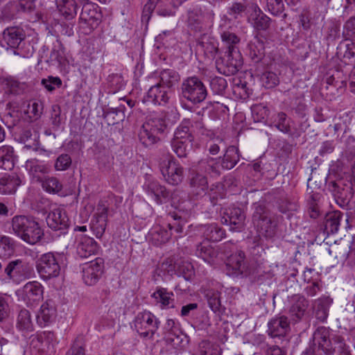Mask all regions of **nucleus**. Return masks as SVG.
I'll return each instance as SVG.
<instances>
[{
  "instance_id": "nucleus-1",
  "label": "nucleus",
  "mask_w": 355,
  "mask_h": 355,
  "mask_svg": "<svg viewBox=\"0 0 355 355\" xmlns=\"http://www.w3.org/2000/svg\"><path fill=\"white\" fill-rule=\"evenodd\" d=\"M348 349L340 335L331 337L329 328L318 327L313 335L312 343L306 350V355H334Z\"/></svg>"
},
{
  "instance_id": "nucleus-2",
  "label": "nucleus",
  "mask_w": 355,
  "mask_h": 355,
  "mask_svg": "<svg viewBox=\"0 0 355 355\" xmlns=\"http://www.w3.org/2000/svg\"><path fill=\"white\" fill-rule=\"evenodd\" d=\"M11 226L15 235L31 245L39 242L44 236L38 223L24 215L15 216L12 218Z\"/></svg>"
},
{
  "instance_id": "nucleus-3",
  "label": "nucleus",
  "mask_w": 355,
  "mask_h": 355,
  "mask_svg": "<svg viewBox=\"0 0 355 355\" xmlns=\"http://www.w3.org/2000/svg\"><path fill=\"white\" fill-rule=\"evenodd\" d=\"M166 128L165 114L150 116L141 126L139 140L146 147L153 145L159 141V136L165 132Z\"/></svg>"
},
{
  "instance_id": "nucleus-4",
  "label": "nucleus",
  "mask_w": 355,
  "mask_h": 355,
  "mask_svg": "<svg viewBox=\"0 0 355 355\" xmlns=\"http://www.w3.org/2000/svg\"><path fill=\"white\" fill-rule=\"evenodd\" d=\"M253 209L252 223L259 235L266 238L273 237L276 233L277 223L270 216L268 209L261 202L254 203Z\"/></svg>"
},
{
  "instance_id": "nucleus-5",
  "label": "nucleus",
  "mask_w": 355,
  "mask_h": 355,
  "mask_svg": "<svg viewBox=\"0 0 355 355\" xmlns=\"http://www.w3.org/2000/svg\"><path fill=\"white\" fill-rule=\"evenodd\" d=\"M181 94L184 98L193 104H198L207 98V89L202 80L193 76L183 80Z\"/></svg>"
},
{
  "instance_id": "nucleus-6",
  "label": "nucleus",
  "mask_w": 355,
  "mask_h": 355,
  "mask_svg": "<svg viewBox=\"0 0 355 355\" xmlns=\"http://www.w3.org/2000/svg\"><path fill=\"white\" fill-rule=\"evenodd\" d=\"M44 291V288L41 283L31 281L18 288L15 295L19 302H23L28 307L33 308L43 300Z\"/></svg>"
},
{
  "instance_id": "nucleus-7",
  "label": "nucleus",
  "mask_w": 355,
  "mask_h": 355,
  "mask_svg": "<svg viewBox=\"0 0 355 355\" xmlns=\"http://www.w3.org/2000/svg\"><path fill=\"white\" fill-rule=\"evenodd\" d=\"M159 324V319L148 311L138 313L134 320L135 330L141 338L145 339L153 338Z\"/></svg>"
},
{
  "instance_id": "nucleus-8",
  "label": "nucleus",
  "mask_w": 355,
  "mask_h": 355,
  "mask_svg": "<svg viewBox=\"0 0 355 355\" xmlns=\"http://www.w3.org/2000/svg\"><path fill=\"white\" fill-rule=\"evenodd\" d=\"M61 255L48 252L38 259L36 268L42 279L48 280L57 277L60 272V259Z\"/></svg>"
},
{
  "instance_id": "nucleus-9",
  "label": "nucleus",
  "mask_w": 355,
  "mask_h": 355,
  "mask_svg": "<svg viewBox=\"0 0 355 355\" xmlns=\"http://www.w3.org/2000/svg\"><path fill=\"white\" fill-rule=\"evenodd\" d=\"M218 71L229 76L236 73L243 65L242 55L239 49H232L223 58L216 62Z\"/></svg>"
},
{
  "instance_id": "nucleus-10",
  "label": "nucleus",
  "mask_w": 355,
  "mask_h": 355,
  "mask_svg": "<svg viewBox=\"0 0 355 355\" xmlns=\"http://www.w3.org/2000/svg\"><path fill=\"white\" fill-rule=\"evenodd\" d=\"M102 15L96 4L86 3L83 5L80 17L79 24L83 28H86V33H90L96 29L101 22Z\"/></svg>"
},
{
  "instance_id": "nucleus-11",
  "label": "nucleus",
  "mask_w": 355,
  "mask_h": 355,
  "mask_svg": "<svg viewBox=\"0 0 355 355\" xmlns=\"http://www.w3.org/2000/svg\"><path fill=\"white\" fill-rule=\"evenodd\" d=\"M245 261V255L243 251H239L230 254L227 260V273L229 275L248 277L250 275V268Z\"/></svg>"
},
{
  "instance_id": "nucleus-12",
  "label": "nucleus",
  "mask_w": 355,
  "mask_h": 355,
  "mask_svg": "<svg viewBox=\"0 0 355 355\" xmlns=\"http://www.w3.org/2000/svg\"><path fill=\"white\" fill-rule=\"evenodd\" d=\"M4 272L10 280L16 284H19L31 278L33 270L28 264L17 259L8 263Z\"/></svg>"
},
{
  "instance_id": "nucleus-13",
  "label": "nucleus",
  "mask_w": 355,
  "mask_h": 355,
  "mask_svg": "<svg viewBox=\"0 0 355 355\" xmlns=\"http://www.w3.org/2000/svg\"><path fill=\"white\" fill-rule=\"evenodd\" d=\"M159 167L163 177L168 183L178 185L182 182L183 168L175 161L173 157L163 161Z\"/></svg>"
},
{
  "instance_id": "nucleus-14",
  "label": "nucleus",
  "mask_w": 355,
  "mask_h": 355,
  "mask_svg": "<svg viewBox=\"0 0 355 355\" xmlns=\"http://www.w3.org/2000/svg\"><path fill=\"white\" fill-rule=\"evenodd\" d=\"M103 269L104 260L101 257L85 263L83 267V279L85 284L88 286L96 284L103 275Z\"/></svg>"
},
{
  "instance_id": "nucleus-15",
  "label": "nucleus",
  "mask_w": 355,
  "mask_h": 355,
  "mask_svg": "<svg viewBox=\"0 0 355 355\" xmlns=\"http://www.w3.org/2000/svg\"><path fill=\"white\" fill-rule=\"evenodd\" d=\"M245 214L243 209L231 207L224 212L221 222L230 225L231 231L241 232L245 227Z\"/></svg>"
},
{
  "instance_id": "nucleus-16",
  "label": "nucleus",
  "mask_w": 355,
  "mask_h": 355,
  "mask_svg": "<svg viewBox=\"0 0 355 355\" xmlns=\"http://www.w3.org/2000/svg\"><path fill=\"white\" fill-rule=\"evenodd\" d=\"M108 207L100 202L96 207L94 218L91 223V230L96 238L100 239L104 234L107 221Z\"/></svg>"
},
{
  "instance_id": "nucleus-17",
  "label": "nucleus",
  "mask_w": 355,
  "mask_h": 355,
  "mask_svg": "<svg viewBox=\"0 0 355 355\" xmlns=\"http://www.w3.org/2000/svg\"><path fill=\"white\" fill-rule=\"evenodd\" d=\"M143 188L157 204L165 203L170 198V191L155 180H148Z\"/></svg>"
},
{
  "instance_id": "nucleus-18",
  "label": "nucleus",
  "mask_w": 355,
  "mask_h": 355,
  "mask_svg": "<svg viewBox=\"0 0 355 355\" xmlns=\"http://www.w3.org/2000/svg\"><path fill=\"white\" fill-rule=\"evenodd\" d=\"M46 223L53 230L65 231L69 226V219L64 209L57 208L47 216Z\"/></svg>"
},
{
  "instance_id": "nucleus-19",
  "label": "nucleus",
  "mask_w": 355,
  "mask_h": 355,
  "mask_svg": "<svg viewBox=\"0 0 355 355\" xmlns=\"http://www.w3.org/2000/svg\"><path fill=\"white\" fill-rule=\"evenodd\" d=\"M24 39L23 30L19 27H8L4 30L3 37L0 41L2 47L6 49H16Z\"/></svg>"
},
{
  "instance_id": "nucleus-20",
  "label": "nucleus",
  "mask_w": 355,
  "mask_h": 355,
  "mask_svg": "<svg viewBox=\"0 0 355 355\" xmlns=\"http://www.w3.org/2000/svg\"><path fill=\"white\" fill-rule=\"evenodd\" d=\"M291 306L289 308V315L291 320L293 322L300 321L304 315L308 308L309 302L306 299L301 295H294L290 300Z\"/></svg>"
},
{
  "instance_id": "nucleus-21",
  "label": "nucleus",
  "mask_w": 355,
  "mask_h": 355,
  "mask_svg": "<svg viewBox=\"0 0 355 355\" xmlns=\"http://www.w3.org/2000/svg\"><path fill=\"white\" fill-rule=\"evenodd\" d=\"M268 327L271 337H282L290 331V321L285 315H278L269 321Z\"/></svg>"
},
{
  "instance_id": "nucleus-22",
  "label": "nucleus",
  "mask_w": 355,
  "mask_h": 355,
  "mask_svg": "<svg viewBox=\"0 0 355 355\" xmlns=\"http://www.w3.org/2000/svg\"><path fill=\"white\" fill-rule=\"evenodd\" d=\"M190 192L196 198L204 196L208 189L206 176L200 172H192L189 178Z\"/></svg>"
},
{
  "instance_id": "nucleus-23",
  "label": "nucleus",
  "mask_w": 355,
  "mask_h": 355,
  "mask_svg": "<svg viewBox=\"0 0 355 355\" xmlns=\"http://www.w3.org/2000/svg\"><path fill=\"white\" fill-rule=\"evenodd\" d=\"M25 167L28 171L32 180L34 182L40 183L49 173L46 164L37 159H31L26 162Z\"/></svg>"
},
{
  "instance_id": "nucleus-24",
  "label": "nucleus",
  "mask_w": 355,
  "mask_h": 355,
  "mask_svg": "<svg viewBox=\"0 0 355 355\" xmlns=\"http://www.w3.org/2000/svg\"><path fill=\"white\" fill-rule=\"evenodd\" d=\"M171 91L166 89L161 83L152 86L148 91L145 99L157 105H165L170 99Z\"/></svg>"
},
{
  "instance_id": "nucleus-25",
  "label": "nucleus",
  "mask_w": 355,
  "mask_h": 355,
  "mask_svg": "<svg viewBox=\"0 0 355 355\" xmlns=\"http://www.w3.org/2000/svg\"><path fill=\"white\" fill-rule=\"evenodd\" d=\"M56 317V309L54 302L48 300L43 303L40 307V311L37 315V322L44 327L52 322Z\"/></svg>"
},
{
  "instance_id": "nucleus-26",
  "label": "nucleus",
  "mask_w": 355,
  "mask_h": 355,
  "mask_svg": "<svg viewBox=\"0 0 355 355\" xmlns=\"http://www.w3.org/2000/svg\"><path fill=\"white\" fill-rule=\"evenodd\" d=\"M98 249L97 243L89 236H82L77 242L76 253L80 258H87L95 254Z\"/></svg>"
},
{
  "instance_id": "nucleus-27",
  "label": "nucleus",
  "mask_w": 355,
  "mask_h": 355,
  "mask_svg": "<svg viewBox=\"0 0 355 355\" xmlns=\"http://www.w3.org/2000/svg\"><path fill=\"white\" fill-rule=\"evenodd\" d=\"M251 12L248 15V21L257 30H266L269 27L270 18L264 15L254 3L250 4Z\"/></svg>"
},
{
  "instance_id": "nucleus-28",
  "label": "nucleus",
  "mask_w": 355,
  "mask_h": 355,
  "mask_svg": "<svg viewBox=\"0 0 355 355\" xmlns=\"http://www.w3.org/2000/svg\"><path fill=\"white\" fill-rule=\"evenodd\" d=\"M21 184V180L17 174L13 173L5 175L0 179V193L2 194L14 193Z\"/></svg>"
},
{
  "instance_id": "nucleus-29",
  "label": "nucleus",
  "mask_w": 355,
  "mask_h": 355,
  "mask_svg": "<svg viewBox=\"0 0 355 355\" xmlns=\"http://www.w3.org/2000/svg\"><path fill=\"white\" fill-rule=\"evenodd\" d=\"M60 15L67 21L73 20L78 10V4L75 0H55Z\"/></svg>"
},
{
  "instance_id": "nucleus-30",
  "label": "nucleus",
  "mask_w": 355,
  "mask_h": 355,
  "mask_svg": "<svg viewBox=\"0 0 355 355\" xmlns=\"http://www.w3.org/2000/svg\"><path fill=\"white\" fill-rule=\"evenodd\" d=\"M334 186L335 187L334 195L336 203L341 208L348 209L349 202L353 197L352 187H346L341 188L336 183H334Z\"/></svg>"
},
{
  "instance_id": "nucleus-31",
  "label": "nucleus",
  "mask_w": 355,
  "mask_h": 355,
  "mask_svg": "<svg viewBox=\"0 0 355 355\" xmlns=\"http://www.w3.org/2000/svg\"><path fill=\"white\" fill-rule=\"evenodd\" d=\"M331 303L332 299L326 296L315 301L314 314L318 320L324 322L327 320Z\"/></svg>"
},
{
  "instance_id": "nucleus-32",
  "label": "nucleus",
  "mask_w": 355,
  "mask_h": 355,
  "mask_svg": "<svg viewBox=\"0 0 355 355\" xmlns=\"http://www.w3.org/2000/svg\"><path fill=\"white\" fill-rule=\"evenodd\" d=\"M269 125L284 133L288 134L291 132L290 119L282 112L274 114L270 119Z\"/></svg>"
},
{
  "instance_id": "nucleus-33",
  "label": "nucleus",
  "mask_w": 355,
  "mask_h": 355,
  "mask_svg": "<svg viewBox=\"0 0 355 355\" xmlns=\"http://www.w3.org/2000/svg\"><path fill=\"white\" fill-rule=\"evenodd\" d=\"M189 123H191L190 119H184L175 130L172 139L193 144L194 137L189 130Z\"/></svg>"
},
{
  "instance_id": "nucleus-34",
  "label": "nucleus",
  "mask_w": 355,
  "mask_h": 355,
  "mask_svg": "<svg viewBox=\"0 0 355 355\" xmlns=\"http://www.w3.org/2000/svg\"><path fill=\"white\" fill-rule=\"evenodd\" d=\"M17 328L21 331L30 332L33 331V322L30 311L26 309H21L17 318Z\"/></svg>"
},
{
  "instance_id": "nucleus-35",
  "label": "nucleus",
  "mask_w": 355,
  "mask_h": 355,
  "mask_svg": "<svg viewBox=\"0 0 355 355\" xmlns=\"http://www.w3.org/2000/svg\"><path fill=\"white\" fill-rule=\"evenodd\" d=\"M202 228L203 235L208 241H220L225 235V230L216 223L205 225Z\"/></svg>"
},
{
  "instance_id": "nucleus-36",
  "label": "nucleus",
  "mask_w": 355,
  "mask_h": 355,
  "mask_svg": "<svg viewBox=\"0 0 355 355\" xmlns=\"http://www.w3.org/2000/svg\"><path fill=\"white\" fill-rule=\"evenodd\" d=\"M173 293L169 292L165 288L158 287L155 292H154L151 297H153L157 302L160 303L162 307H173Z\"/></svg>"
},
{
  "instance_id": "nucleus-37",
  "label": "nucleus",
  "mask_w": 355,
  "mask_h": 355,
  "mask_svg": "<svg viewBox=\"0 0 355 355\" xmlns=\"http://www.w3.org/2000/svg\"><path fill=\"white\" fill-rule=\"evenodd\" d=\"M14 166V149L10 146L0 148V168L10 170Z\"/></svg>"
},
{
  "instance_id": "nucleus-38",
  "label": "nucleus",
  "mask_w": 355,
  "mask_h": 355,
  "mask_svg": "<svg viewBox=\"0 0 355 355\" xmlns=\"http://www.w3.org/2000/svg\"><path fill=\"white\" fill-rule=\"evenodd\" d=\"M238 149L234 146H229L221 161V167L223 169H232L239 161V155Z\"/></svg>"
},
{
  "instance_id": "nucleus-39",
  "label": "nucleus",
  "mask_w": 355,
  "mask_h": 355,
  "mask_svg": "<svg viewBox=\"0 0 355 355\" xmlns=\"http://www.w3.org/2000/svg\"><path fill=\"white\" fill-rule=\"evenodd\" d=\"M196 254L205 261L211 263L218 255V252L208 243H201L196 247Z\"/></svg>"
},
{
  "instance_id": "nucleus-40",
  "label": "nucleus",
  "mask_w": 355,
  "mask_h": 355,
  "mask_svg": "<svg viewBox=\"0 0 355 355\" xmlns=\"http://www.w3.org/2000/svg\"><path fill=\"white\" fill-rule=\"evenodd\" d=\"M149 236L153 243L156 245L166 243L172 236V233L160 227H154L150 232Z\"/></svg>"
},
{
  "instance_id": "nucleus-41",
  "label": "nucleus",
  "mask_w": 355,
  "mask_h": 355,
  "mask_svg": "<svg viewBox=\"0 0 355 355\" xmlns=\"http://www.w3.org/2000/svg\"><path fill=\"white\" fill-rule=\"evenodd\" d=\"M221 349L217 343L209 340L199 343L195 355H221Z\"/></svg>"
},
{
  "instance_id": "nucleus-42",
  "label": "nucleus",
  "mask_w": 355,
  "mask_h": 355,
  "mask_svg": "<svg viewBox=\"0 0 355 355\" xmlns=\"http://www.w3.org/2000/svg\"><path fill=\"white\" fill-rule=\"evenodd\" d=\"M248 47L249 56L254 62L257 63L264 58V45L258 38H255L254 41H251L248 44Z\"/></svg>"
},
{
  "instance_id": "nucleus-43",
  "label": "nucleus",
  "mask_w": 355,
  "mask_h": 355,
  "mask_svg": "<svg viewBox=\"0 0 355 355\" xmlns=\"http://www.w3.org/2000/svg\"><path fill=\"white\" fill-rule=\"evenodd\" d=\"M180 76L178 72L172 69H164L160 73V80L163 87H166L168 90L175 85L180 80Z\"/></svg>"
},
{
  "instance_id": "nucleus-44",
  "label": "nucleus",
  "mask_w": 355,
  "mask_h": 355,
  "mask_svg": "<svg viewBox=\"0 0 355 355\" xmlns=\"http://www.w3.org/2000/svg\"><path fill=\"white\" fill-rule=\"evenodd\" d=\"M214 19V13L212 10H207L202 12L199 10L196 13H191L189 17V24H210L213 23Z\"/></svg>"
},
{
  "instance_id": "nucleus-45",
  "label": "nucleus",
  "mask_w": 355,
  "mask_h": 355,
  "mask_svg": "<svg viewBox=\"0 0 355 355\" xmlns=\"http://www.w3.org/2000/svg\"><path fill=\"white\" fill-rule=\"evenodd\" d=\"M219 166L215 159L207 157L201 159L198 162V168L200 172H204L211 175H218L220 171Z\"/></svg>"
},
{
  "instance_id": "nucleus-46",
  "label": "nucleus",
  "mask_w": 355,
  "mask_h": 355,
  "mask_svg": "<svg viewBox=\"0 0 355 355\" xmlns=\"http://www.w3.org/2000/svg\"><path fill=\"white\" fill-rule=\"evenodd\" d=\"M250 275L253 279V281L261 284L264 282L270 280L274 276L273 273L270 270H266L261 266H254L252 265L250 268Z\"/></svg>"
},
{
  "instance_id": "nucleus-47",
  "label": "nucleus",
  "mask_w": 355,
  "mask_h": 355,
  "mask_svg": "<svg viewBox=\"0 0 355 355\" xmlns=\"http://www.w3.org/2000/svg\"><path fill=\"white\" fill-rule=\"evenodd\" d=\"M15 242L7 236H0V257L7 259L15 253Z\"/></svg>"
},
{
  "instance_id": "nucleus-48",
  "label": "nucleus",
  "mask_w": 355,
  "mask_h": 355,
  "mask_svg": "<svg viewBox=\"0 0 355 355\" xmlns=\"http://www.w3.org/2000/svg\"><path fill=\"white\" fill-rule=\"evenodd\" d=\"M343 214L340 211H334L327 215L325 229L334 234L338 232Z\"/></svg>"
},
{
  "instance_id": "nucleus-49",
  "label": "nucleus",
  "mask_w": 355,
  "mask_h": 355,
  "mask_svg": "<svg viewBox=\"0 0 355 355\" xmlns=\"http://www.w3.org/2000/svg\"><path fill=\"white\" fill-rule=\"evenodd\" d=\"M208 305L214 313L220 312L221 309L220 293L214 289H209L205 293Z\"/></svg>"
},
{
  "instance_id": "nucleus-50",
  "label": "nucleus",
  "mask_w": 355,
  "mask_h": 355,
  "mask_svg": "<svg viewBox=\"0 0 355 355\" xmlns=\"http://www.w3.org/2000/svg\"><path fill=\"white\" fill-rule=\"evenodd\" d=\"M171 146L173 151L180 158L187 157L193 148V144L175 139L171 140Z\"/></svg>"
},
{
  "instance_id": "nucleus-51",
  "label": "nucleus",
  "mask_w": 355,
  "mask_h": 355,
  "mask_svg": "<svg viewBox=\"0 0 355 355\" xmlns=\"http://www.w3.org/2000/svg\"><path fill=\"white\" fill-rule=\"evenodd\" d=\"M44 190L50 193H57L62 189V184L55 177H45L40 182Z\"/></svg>"
},
{
  "instance_id": "nucleus-52",
  "label": "nucleus",
  "mask_w": 355,
  "mask_h": 355,
  "mask_svg": "<svg viewBox=\"0 0 355 355\" xmlns=\"http://www.w3.org/2000/svg\"><path fill=\"white\" fill-rule=\"evenodd\" d=\"M5 85L6 90L15 95L23 94L26 89V85L24 83H21L12 77L7 78L5 80Z\"/></svg>"
},
{
  "instance_id": "nucleus-53",
  "label": "nucleus",
  "mask_w": 355,
  "mask_h": 355,
  "mask_svg": "<svg viewBox=\"0 0 355 355\" xmlns=\"http://www.w3.org/2000/svg\"><path fill=\"white\" fill-rule=\"evenodd\" d=\"M251 3L243 4L241 3H234L229 8L228 14L232 16L234 19L242 17L243 13L250 15L251 12L250 8Z\"/></svg>"
},
{
  "instance_id": "nucleus-54",
  "label": "nucleus",
  "mask_w": 355,
  "mask_h": 355,
  "mask_svg": "<svg viewBox=\"0 0 355 355\" xmlns=\"http://www.w3.org/2000/svg\"><path fill=\"white\" fill-rule=\"evenodd\" d=\"M182 336L183 334L179 329H173V331L166 332L164 338L168 344L174 348H179L182 346Z\"/></svg>"
},
{
  "instance_id": "nucleus-55",
  "label": "nucleus",
  "mask_w": 355,
  "mask_h": 355,
  "mask_svg": "<svg viewBox=\"0 0 355 355\" xmlns=\"http://www.w3.org/2000/svg\"><path fill=\"white\" fill-rule=\"evenodd\" d=\"M318 200L319 195L313 194L309 197V200H307V211L309 216L311 218L315 219L320 214V208L318 205Z\"/></svg>"
},
{
  "instance_id": "nucleus-56",
  "label": "nucleus",
  "mask_w": 355,
  "mask_h": 355,
  "mask_svg": "<svg viewBox=\"0 0 355 355\" xmlns=\"http://www.w3.org/2000/svg\"><path fill=\"white\" fill-rule=\"evenodd\" d=\"M222 41L225 44L227 51H230L232 49H239L237 44L240 42V38L234 33L225 31L221 34Z\"/></svg>"
},
{
  "instance_id": "nucleus-57",
  "label": "nucleus",
  "mask_w": 355,
  "mask_h": 355,
  "mask_svg": "<svg viewBox=\"0 0 355 355\" xmlns=\"http://www.w3.org/2000/svg\"><path fill=\"white\" fill-rule=\"evenodd\" d=\"M72 164V159L69 155L62 153L60 155L55 159L54 168L55 171H63L68 170Z\"/></svg>"
},
{
  "instance_id": "nucleus-58",
  "label": "nucleus",
  "mask_w": 355,
  "mask_h": 355,
  "mask_svg": "<svg viewBox=\"0 0 355 355\" xmlns=\"http://www.w3.org/2000/svg\"><path fill=\"white\" fill-rule=\"evenodd\" d=\"M252 113L254 121L261 122L268 119L269 110L261 104L255 105L252 107Z\"/></svg>"
},
{
  "instance_id": "nucleus-59",
  "label": "nucleus",
  "mask_w": 355,
  "mask_h": 355,
  "mask_svg": "<svg viewBox=\"0 0 355 355\" xmlns=\"http://www.w3.org/2000/svg\"><path fill=\"white\" fill-rule=\"evenodd\" d=\"M61 112V107L60 105L57 104L52 105L50 119L53 128L55 130H58L63 122Z\"/></svg>"
},
{
  "instance_id": "nucleus-60",
  "label": "nucleus",
  "mask_w": 355,
  "mask_h": 355,
  "mask_svg": "<svg viewBox=\"0 0 355 355\" xmlns=\"http://www.w3.org/2000/svg\"><path fill=\"white\" fill-rule=\"evenodd\" d=\"M227 86V81L223 77L216 76L212 78L210 81L211 89L216 94H223Z\"/></svg>"
},
{
  "instance_id": "nucleus-61",
  "label": "nucleus",
  "mask_w": 355,
  "mask_h": 355,
  "mask_svg": "<svg viewBox=\"0 0 355 355\" xmlns=\"http://www.w3.org/2000/svg\"><path fill=\"white\" fill-rule=\"evenodd\" d=\"M263 85L266 88H273L279 84L277 75L272 71H266L261 76Z\"/></svg>"
},
{
  "instance_id": "nucleus-62",
  "label": "nucleus",
  "mask_w": 355,
  "mask_h": 355,
  "mask_svg": "<svg viewBox=\"0 0 355 355\" xmlns=\"http://www.w3.org/2000/svg\"><path fill=\"white\" fill-rule=\"evenodd\" d=\"M43 109V103L41 101H33L28 104L26 112L30 115V118L36 120L41 116Z\"/></svg>"
},
{
  "instance_id": "nucleus-63",
  "label": "nucleus",
  "mask_w": 355,
  "mask_h": 355,
  "mask_svg": "<svg viewBox=\"0 0 355 355\" xmlns=\"http://www.w3.org/2000/svg\"><path fill=\"white\" fill-rule=\"evenodd\" d=\"M189 119L191 120L189 126L193 129V131L196 130L199 134L202 135L207 134L206 128H205L204 123L202 122V116L199 112Z\"/></svg>"
},
{
  "instance_id": "nucleus-64",
  "label": "nucleus",
  "mask_w": 355,
  "mask_h": 355,
  "mask_svg": "<svg viewBox=\"0 0 355 355\" xmlns=\"http://www.w3.org/2000/svg\"><path fill=\"white\" fill-rule=\"evenodd\" d=\"M178 272L186 280H190L194 275L193 265L189 262H182L178 268Z\"/></svg>"
}]
</instances>
